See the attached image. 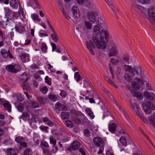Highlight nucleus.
Returning a JSON list of instances; mask_svg holds the SVG:
<instances>
[{
    "mask_svg": "<svg viewBox=\"0 0 155 155\" xmlns=\"http://www.w3.org/2000/svg\"><path fill=\"white\" fill-rule=\"evenodd\" d=\"M149 15L148 20L150 22L155 24V7L151 6L148 9Z\"/></svg>",
    "mask_w": 155,
    "mask_h": 155,
    "instance_id": "7ed1b4c3",
    "label": "nucleus"
},
{
    "mask_svg": "<svg viewBox=\"0 0 155 155\" xmlns=\"http://www.w3.org/2000/svg\"><path fill=\"white\" fill-rule=\"evenodd\" d=\"M49 140H50V143L51 144H52L54 145H55L56 144V140L52 136H51L49 137Z\"/></svg>",
    "mask_w": 155,
    "mask_h": 155,
    "instance_id": "a18cd8bd",
    "label": "nucleus"
},
{
    "mask_svg": "<svg viewBox=\"0 0 155 155\" xmlns=\"http://www.w3.org/2000/svg\"><path fill=\"white\" fill-rule=\"evenodd\" d=\"M84 134L86 136L88 137L89 135V131L87 129H85L84 130Z\"/></svg>",
    "mask_w": 155,
    "mask_h": 155,
    "instance_id": "13d9d810",
    "label": "nucleus"
},
{
    "mask_svg": "<svg viewBox=\"0 0 155 155\" xmlns=\"http://www.w3.org/2000/svg\"><path fill=\"white\" fill-rule=\"evenodd\" d=\"M73 120L77 124H79L80 123V120L77 117H74L73 119Z\"/></svg>",
    "mask_w": 155,
    "mask_h": 155,
    "instance_id": "052dcab7",
    "label": "nucleus"
},
{
    "mask_svg": "<svg viewBox=\"0 0 155 155\" xmlns=\"http://www.w3.org/2000/svg\"><path fill=\"white\" fill-rule=\"evenodd\" d=\"M149 119L150 122L155 127V112L153 114V116L149 117Z\"/></svg>",
    "mask_w": 155,
    "mask_h": 155,
    "instance_id": "bb28decb",
    "label": "nucleus"
},
{
    "mask_svg": "<svg viewBox=\"0 0 155 155\" xmlns=\"http://www.w3.org/2000/svg\"><path fill=\"white\" fill-rule=\"evenodd\" d=\"M31 17L34 21H35L38 22H39L41 21L40 19L38 18V15L35 14H31Z\"/></svg>",
    "mask_w": 155,
    "mask_h": 155,
    "instance_id": "c756f323",
    "label": "nucleus"
},
{
    "mask_svg": "<svg viewBox=\"0 0 155 155\" xmlns=\"http://www.w3.org/2000/svg\"><path fill=\"white\" fill-rule=\"evenodd\" d=\"M89 20L92 22H94L96 21L97 19L96 14L91 13L89 16Z\"/></svg>",
    "mask_w": 155,
    "mask_h": 155,
    "instance_id": "4be33fe9",
    "label": "nucleus"
},
{
    "mask_svg": "<svg viewBox=\"0 0 155 155\" xmlns=\"http://www.w3.org/2000/svg\"><path fill=\"white\" fill-rule=\"evenodd\" d=\"M129 101L130 103V105L131 106L132 108L135 112L139 110V108L135 103H132L131 101L130 100H129Z\"/></svg>",
    "mask_w": 155,
    "mask_h": 155,
    "instance_id": "412c9836",
    "label": "nucleus"
},
{
    "mask_svg": "<svg viewBox=\"0 0 155 155\" xmlns=\"http://www.w3.org/2000/svg\"><path fill=\"white\" fill-rule=\"evenodd\" d=\"M30 106L33 108H37L38 107L39 105L37 102L31 101H30Z\"/></svg>",
    "mask_w": 155,
    "mask_h": 155,
    "instance_id": "c9c22d12",
    "label": "nucleus"
},
{
    "mask_svg": "<svg viewBox=\"0 0 155 155\" xmlns=\"http://www.w3.org/2000/svg\"><path fill=\"white\" fill-rule=\"evenodd\" d=\"M47 47L45 43L44 42L42 43L41 44V51L45 53L47 51Z\"/></svg>",
    "mask_w": 155,
    "mask_h": 155,
    "instance_id": "58836bf2",
    "label": "nucleus"
},
{
    "mask_svg": "<svg viewBox=\"0 0 155 155\" xmlns=\"http://www.w3.org/2000/svg\"><path fill=\"white\" fill-rule=\"evenodd\" d=\"M14 96H17L18 100L19 101H22L23 100V97L22 96L21 94V93L15 94L14 95Z\"/></svg>",
    "mask_w": 155,
    "mask_h": 155,
    "instance_id": "79ce46f5",
    "label": "nucleus"
},
{
    "mask_svg": "<svg viewBox=\"0 0 155 155\" xmlns=\"http://www.w3.org/2000/svg\"><path fill=\"white\" fill-rule=\"evenodd\" d=\"M43 122L49 126L51 127L53 125V123L46 117L43 118Z\"/></svg>",
    "mask_w": 155,
    "mask_h": 155,
    "instance_id": "393cba45",
    "label": "nucleus"
},
{
    "mask_svg": "<svg viewBox=\"0 0 155 155\" xmlns=\"http://www.w3.org/2000/svg\"><path fill=\"white\" fill-rule=\"evenodd\" d=\"M110 61L114 65L117 64L118 62L117 60H115L114 58H111Z\"/></svg>",
    "mask_w": 155,
    "mask_h": 155,
    "instance_id": "6e6d98bb",
    "label": "nucleus"
},
{
    "mask_svg": "<svg viewBox=\"0 0 155 155\" xmlns=\"http://www.w3.org/2000/svg\"><path fill=\"white\" fill-rule=\"evenodd\" d=\"M143 84V81L141 79L138 78L135 79L134 81L132 82V86L135 89L139 88Z\"/></svg>",
    "mask_w": 155,
    "mask_h": 155,
    "instance_id": "0eeeda50",
    "label": "nucleus"
},
{
    "mask_svg": "<svg viewBox=\"0 0 155 155\" xmlns=\"http://www.w3.org/2000/svg\"><path fill=\"white\" fill-rule=\"evenodd\" d=\"M17 107L18 110L20 112H22L23 110L24 107L22 104H19Z\"/></svg>",
    "mask_w": 155,
    "mask_h": 155,
    "instance_id": "49530a36",
    "label": "nucleus"
},
{
    "mask_svg": "<svg viewBox=\"0 0 155 155\" xmlns=\"http://www.w3.org/2000/svg\"><path fill=\"white\" fill-rule=\"evenodd\" d=\"M84 26L85 29H87L88 30H90L91 28L92 25L90 22L85 21H84Z\"/></svg>",
    "mask_w": 155,
    "mask_h": 155,
    "instance_id": "7c9ffc66",
    "label": "nucleus"
},
{
    "mask_svg": "<svg viewBox=\"0 0 155 155\" xmlns=\"http://www.w3.org/2000/svg\"><path fill=\"white\" fill-rule=\"evenodd\" d=\"M48 98L51 101L55 102L59 100V97L57 95L51 94L48 96Z\"/></svg>",
    "mask_w": 155,
    "mask_h": 155,
    "instance_id": "b1692460",
    "label": "nucleus"
},
{
    "mask_svg": "<svg viewBox=\"0 0 155 155\" xmlns=\"http://www.w3.org/2000/svg\"><path fill=\"white\" fill-rule=\"evenodd\" d=\"M23 117L24 118L27 120H29L30 119L29 115L27 112H24L22 114Z\"/></svg>",
    "mask_w": 155,
    "mask_h": 155,
    "instance_id": "de8ad7c7",
    "label": "nucleus"
},
{
    "mask_svg": "<svg viewBox=\"0 0 155 155\" xmlns=\"http://www.w3.org/2000/svg\"><path fill=\"white\" fill-rule=\"evenodd\" d=\"M100 28L98 26H94L92 31L94 35L93 37L92 40L97 48L104 49L106 47L108 33L105 30H101L100 32Z\"/></svg>",
    "mask_w": 155,
    "mask_h": 155,
    "instance_id": "f257e3e1",
    "label": "nucleus"
},
{
    "mask_svg": "<svg viewBox=\"0 0 155 155\" xmlns=\"http://www.w3.org/2000/svg\"><path fill=\"white\" fill-rule=\"evenodd\" d=\"M137 1L143 5L148 4L150 2V0H137Z\"/></svg>",
    "mask_w": 155,
    "mask_h": 155,
    "instance_id": "a19ab883",
    "label": "nucleus"
},
{
    "mask_svg": "<svg viewBox=\"0 0 155 155\" xmlns=\"http://www.w3.org/2000/svg\"><path fill=\"white\" fill-rule=\"evenodd\" d=\"M60 95L63 97H66L67 94L66 92L64 91L61 90L60 92Z\"/></svg>",
    "mask_w": 155,
    "mask_h": 155,
    "instance_id": "864d4df0",
    "label": "nucleus"
},
{
    "mask_svg": "<svg viewBox=\"0 0 155 155\" xmlns=\"http://www.w3.org/2000/svg\"><path fill=\"white\" fill-rule=\"evenodd\" d=\"M72 12L73 17L74 18H78L80 17V12L79 9L77 6H73L72 8Z\"/></svg>",
    "mask_w": 155,
    "mask_h": 155,
    "instance_id": "f8f14e48",
    "label": "nucleus"
},
{
    "mask_svg": "<svg viewBox=\"0 0 155 155\" xmlns=\"http://www.w3.org/2000/svg\"><path fill=\"white\" fill-rule=\"evenodd\" d=\"M41 145L46 147H49V145L48 143L45 141H42L41 143Z\"/></svg>",
    "mask_w": 155,
    "mask_h": 155,
    "instance_id": "5fc2aeb1",
    "label": "nucleus"
},
{
    "mask_svg": "<svg viewBox=\"0 0 155 155\" xmlns=\"http://www.w3.org/2000/svg\"><path fill=\"white\" fill-rule=\"evenodd\" d=\"M16 30L20 33H22L25 31V28L23 24L19 23L15 28Z\"/></svg>",
    "mask_w": 155,
    "mask_h": 155,
    "instance_id": "f3484780",
    "label": "nucleus"
},
{
    "mask_svg": "<svg viewBox=\"0 0 155 155\" xmlns=\"http://www.w3.org/2000/svg\"><path fill=\"white\" fill-rule=\"evenodd\" d=\"M124 61L127 62L128 61L129 59V56L127 55H124Z\"/></svg>",
    "mask_w": 155,
    "mask_h": 155,
    "instance_id": "338daca9",
    "label": "nucleus"
},
{
    "mask_svg": "<svg viewBox=\"0 0 155 155\" xmlns=\"http://www.w3.org/2000/svg\"><path fill=\"white\" fill-rule=\"evenodd\" d=\"M79 151L82 155H85V150L84 149L81 148L79 149Z\"/></svg>",
    "mask_w": 155,
    "mask_h": 155,
    "instance_id": "774afa93",
    "label": "nucleus"
},
{
    "mask_svg": "<svg viewBox=\"0 0 155 155\" xmlns=\"http://www.w3.org/2000/svg\"><path fill=\"white\" fill-rule=\"evenodd\" d=\"M6 68L8 71L14 73H16L20 69L19 65L18 64L7 65Z\"/></svg>",
    "mask_w": 155,
    "mask_h": 155,
    "instance_id": "39448f33",
    "label": "nucleus"
},
{
    "mask_svg": "<svg viewBox=\"0 0 155 155\" xmlns=\"http://www.w3.org/2000/svg\"><path fill=\"white\" fill-rule=\"evenodd\" d=\"M51 36L52 39L55 42H58L57 39V35L55 32H54L53 34H52Z\"/></svg>",
    "mask_w": 155,
    "mask_h": 155,
    "instance_id": "ea45409f",
    "label": "nucleus"
},
{
    "mask_svg": "<svg viewBox=\"0 0 155 155\" xmlns=\"http://www.w3.org/2000/svg\"><path fill=\"white\" fill-rule=\"evenodd\" d=\"M84 87L86 88H87L89 87V84L85 80H84L83 81Z\"/></svg>",
    "mask_w": 155,
    "mask_h": 155,
    "instance_id": "4d7b16f0",
    "label": "nucleus"
},
{
    "mask_svg": "<svg viewBox=\"0 0 155 155\" xmlns=\"http://www.w3.org/2000/svg\"><path fill=\"white\" fill-rule=\"evenodd\" d=\"M120 142L124 145L126 146L127 142L126 139L123 137H121L120 139Z\"/></svg>",
    "mask_w": 155,
    "mask_h": 155,
    "instance_id": "c03bdc74",
    "label": "nucleus"
},
{
    "mask_svg": "<svg viewBox=\"0 0 155 155\" xmlns=\"http://www.w3.org/2000/svg\"><path fill=\"white\" fill-rule=\"evenodd\" d=\"M118 52L117 47L116 45L113 46L110 50L109 55L111 57L115 56L117 55Z\"/></svg>",
    "mask_w": 155,
    "mask_h": 155,
    "instance_id": "4468645a",
    "label": "nucleus"
},
{
    "mask_svg": "<svg viewBox=\"0 0 155 155\" xmlns=\"http://www.w3.org/2000/svg\"><path fill=\"white\" fill-rule=\"evenodd\" d=\"M16 15H18V17H21V15L23 18H25V15L24 14L23 9L20 5L19 9L18 12L16 13Z\"/></svg>",
    "mask_w": 155,
    "mask_h": 155,
    "instance_id": "5701e85b",
    "label": "nucleus"
},
{
    "mask_svg": "<svg viewBox=\"0 0 155 155\" xmlns=\"http://www.w3.org/2000/svg\"><path fill=\"white\" fill-rule=\"evenodd\" d=\"M61 117L63 119H68L69 117V114L67 112H63L61 113Z\"/></svg>",
    "mask_w": 155,
    "mask_h": 155,
    "instance_id": "2f4dec72",
    "label": "nucleus"
},
{
    "mask_svg": "<svg viewBox=\"0 0 155 155\" xmlns=\"http://www.w3.org/2000/svg\"><path fill=\"white\" fill-rule=\"evenodd\" d=\"M55 107L56 109L60 111L64 110L66 109L65 106L58 102L56 103Z\"/></svg>",
    "mask_w": 155,
    "mask_h": 155,
    "instance_id": "6ab92c4d",
    "label": "nucleus"
},
{
    "mask_svg": "<svg viewBox=\"0 0 155 155\" xmlns=\"http://www.w3.org/2000/svg\"><path fill=\"white\" fill-rule=\"evenodd\" d=\"M20 57L23 62H28L29 61V56L28 54H21Z\"/></svg>",
    "mask_w": 155,
    "mask_h": 155,
    "instance_id": "dca6fc26",
    "label": "nucleus"
},
{
    "mask_svg": "<svg viewBox=\"0 0 155 155\" xmlns=\"http://www.w3.org/2000/svg\"><path fill=\"white\" fill-rule=\"evenodd\" d=\"M94 143L96 146L99 147H103L104 145V143L103 140L99 137H97L93 139Z\"/></svg>",
    "mask_w": 155,
    "mask_h": 155,
    "instance_id": "9d476101",
    "label": "nucleus"
},
{
    "mask_svg": "<svg viewBox=\"0 0 155 155\" xmlns=\"http://www.w3.org/2000/svg\"><path fill=\"white\" fill-rule=\"evenodd\" d=\"M5 143L7 145H11L12 144V140L10 139H8L5 141Z\"/></svg>",
    "mask_w": 155,
    "mask_h": 155,
    "instance_id": "bf43d9fd",
    "label": "nucleus"
},
{
    "mask_svg": "<svg viewBox=\"0 0 155 155\" xmlns=\"http://www.w3.org/2000/svg\"><path fill=\"white\" fill-rule=\"evenodd\" d=\"M45 82L48 85H50L51 84V79L48 77V76H46L45 77Z\"/></svg>",
    "mask_w": 155,
    "mask_h": 155,
    "instance_id": "8fccbe9b",
    "label": "nucleus"
},
{
    "mask_svg": "<svg viewBox=\"0 0 155 155\" xmlns=\"http://www.w3.org/2000/svg\"><path fill=\"white\" fill-rule=\"evenodd\" d=\"M80 143L78 141H74L68 148V150L71 151L72 150H76L80 147Z\"/></svg>",
    "mask_w": 155,
    "mask_h": 155,
    "instance_id": "1a4fd4ad",
    "label": "nucleus"
},
{
    "mask_svg": "<svg viewBox=\"0 0 155 155\" xmlns=\"http://www.w3.org/2000/svg\"><path fill=\"white\" fill-rule=\"evenodd\" d=\"M65 124L67 127L69 128H71L74 126L72 122L70 120H66L65 121Z\"/></svg>",
    "mask_w": 155,
    "mask_h": 155,
    "instance_id": "f704fd0d",
    "label": "nucleus"
},
{
    "mask_svg": "<svg viewBox=\"0 0 155 155\" xmlns=\"http://www.w3.org/2000/svg\"><path fill=\"white\" fill-rule=\"evenodd\" d=\"M105 91L107 95H108L110 98H113V96L110 92L106 89H105Z\"/></svg>",
    "mask_w": 155,
    "mask_h": 155,
    "instance_id": "680f3d73",
    "label": "nucleus"
},
{
    "mask_svg": "<svg viewBox=\"0 0 155 155\" xmlns=\"http://www.w3.org/2000/svg\"><path fill=\"white\" fill-rule=\"evenodd\" d=\"M144 97L146 99L150 100H153L155 97V95L153 92H149L148 91H145L143 94Z\"/></svg>",
    "mask_w": 155,
    "mask_h": 155,
    "instance_id": "ddd939ff",
    "label": "nucleus"
},
{
    "mask_svg": "<svg viewBox=\"0 0 155 155\" xmlns=\"http://www.w3.org/2000/svg\"><path fill=\"white\" fill-rule=\"evenodd\" d=\"M142 108L146 114H150L151 110H155V105L151 101H146L142 104Z\"/></svg>",
    "mask_w": 155,
    "mask_h": 155,
    "instance_id": "f03ea898",
    "label": "nucleus"
},
{
    "mask_svg": "<svg viewBox=\"0 0 155 155\" xmlns=\"http://www.w3.org/2000/svg\"><path fill=\"white\" fill-rule=\"evenodd\" d=\"M40 129L45 130V131H46L48 129V127L46 126H41L39 127Z\"/></svg>",
    "mask_w": 155,
    "mask_h": 155,
    "instance_id": "e2e57ef3",
    "label": "nucleus"
},
{
    "mask_svg": "<svg viewBox=\"0 0 155 155\" xmlns=\"http://www.w3.org/2000/svg\"><path fill=\"white\" fill-rule=\"evenodd\" d=\"M116 125L114 123L110 124L109 125V130L111 133H114L116 130Z\"/></svg>",
    "mask_w": 155,
    "mask_h": 155,
    "instance_id": "a878e982",
    "label": "nucleus"
},
{
    "mask_svg": "<svg viewBox=\"0 0 155 155\" xmlns=\"http://www.w3.org/2000/svg\"><path fill=\"white\" fill-rule=\"evenodd\" d=\"M115 103L116 105L117 106V107L118 108L119 110L122 113V114L125 117L127 120H129V117H128L127 115L126 114V113L124 111V110L123 109V108L118 105L117 102L116 101H115Z\"/></svg>",
    "mask_w": 155,
    "mask_h": 155,
    "instance_id": "aec40b11",
    "label": "nucleus"
},
{
    "mask_svg": "<svg viewBox=\"0 0 155 155\" xmlns=\"http://www.w3.org/2000/svg\"><path fill=\"white\" fill-rule=\"evenodd\" d=\"M124 68L125 70L130 73L132 75H133V72L132 70V67L129 65H124Z\"/></svg>",
    "mask_w": 155,
    "mask_h": 155,
    "instance_id": "473e14b6",
    "label": "nucleus"
},
{
    "mask_svg": "<svg viewBox=\"0 0 155 155\" xmlns=\"http://www.w3.org/2000/svg\"><path fill=\"white\" fill-rule=\"evenodd\" d=\"M40 90L44 94H45L48 91V88L46 86H42L39 88Z\"/></svg>",
    "mask_w": 155,
    "mask_h": 155,
    "instance_id": "e433bc0d",
    "label": "nucleus"
},
{
    "mask_svg": "<svg viewBox=\"0 0 155 155\" xmlns=\"http://www.w3.org/2000/svg\"><path fill=\"white\" fill-rule=\"evenodd\" d=\"M141 132L142 133H143V135H144V136H145V137L147 140L149 141L150 143H151V144L154 146L153 144V143H152V142H151V140H150L149 138L147 136V135H146L145 133H144V132L142 130H141Z\"/></svg>",
    "mask_w": 155,
    "mask_h": 155,
    "instance_id": "603ef678",
    "label": "nucleus"
},
{
    "mask_svg": "<svg viewBox=\"0 0 155 155\" xmlns=\"http://www.w3.org/2000/svg\"><path fill=\"white\" fill-rule=\"evenodd\" d=\"M127 91L131 96L135 97L140 100L143 99V97L141 93L136 91L131 88H128Z\"/></svg>",
    "mask_w": 155,
    "mask_h": 155,
    "instance_id": "20e7f679",
    "label": "nucleus"
},
{
    "mask_svg": "<svg viewBox=\"0 0 155 155\" xmlns=\"http://www.w3.org/2000/svg\"><path fill=\"white\" fill-rule=\"evenodd\" d=\"M24 155H31L32 154V151L28 148L26 149L24 152Z\"/></svg>",
    "mask_w": 155,
    "mask_h": 155,
    "instance_id": "37998d69",
    "label": "nucleus"
},
{
    "mask_svg": "<svg viewBox=\"0 0 155 155\" xmlns=\"http://www.w3.org/2000/svg\"><path fill=\"white\" fill-rule=\"evenodd\" d=\"M125 79L128 81L130 82L132 80V77L127 74H126L124 76Z\"/></svg>",
    "mask_w": 155,
    "mask_h": 155,
    "instance_id": "3c124183",
    "label": "nucleus"
},
{
    "mask_svg": "<svg viewBox=\"0 0 155 155\" xmlns=\"http://www.w3.org/2000/svg\"><path fill=\"white\" fill-rule=\"evenodd\" d=\"M135 7L138 9L141 13L145 14L146 12V10L143 6L140 5H135Z\"/></svg>",
    "mask_w": 155,
    "mask_h": 155,
    "instance_id": "cd10ccee",
    "label": "nucleus"
},
{
    "mask_svg": "<svg viewBox=\"0 0 155 155\" xmlns=\"http://www.w3.org/2000/svg\"><path fill=\"white\" fill-rule=\"evenodd\" d=\"M15 141L18 143H19L22 147H20L19 148L21 149L22 147L26 148L27 147V144L26 142H24V139L22 137L19 136L15 138Z\"/></svg>",
    "mask_w": 155,
    "mask_h": 155,
    "instance_id": "6e6552de",
    "label": "nucleus"
},
{
    "mask_svg": "<svg viewBox=\"0 0 155 155\" xmlns=\"http://www.w3.org/2000/svg\"><path fill=\"white\" fill-rule=\"evenodd\" d=\"M0 52L3 57L4 58H7L8 57L11 58H13L12 56L10 54L9 51H7L4 49H1Z\"/></svg>",
    "mask_w": 155,
    "mask_h": 155,
    "instance_id": "2eb2a0df",
    "label": "nucleus"
},
{
    "mask_svg": "<svg viewBox=\"0 0 155 155\" xmlns=\"http://www.w3.org/2000/svg\"><path fill=\"white\" fill-rule=\"evenodd\" d=\"M7 153L8 155H16L15 150L12 148L7 149Z\"/></svg>",
    "mask_w": 155,
    "mask_h": 155,
    "instance_id": "4c0bfd02",
    "label": "nucleus"
},
{
    "mask_svg": "<svg viewBox=\"0 0 155 155\" xmlns=\"http://www.w3.org/2000/svg\"><path fill=\"white\" fill-rule=\"evenodd\" d=\"M7 124L6 122L4 120L0 121V126H3L7 125Z\"/></svg>",
    "mask_w": 155,
    "mask_h": 155,
    "instance_id": "0e129e2a",
    "label": "nucleus"
},
{
    "mask_svg": "<svg viewBox=\"0 0 155 155\" xmlns=\"http://www.w3.org/2000/svg\"><path fill=\"white\" fill-rule=\"evenodd\" d=\"M39 35L40 37H41L43 36H47L48 35L47 33H43L40 31L39 33Z\"/></svg>",
    "mask_w": 155,
    "mask_h": 155,
    "instance_id": "69168bd1",
    "label": "nucleus"
},
{
    "mask_svg": "<svg viewBox=\"0 0 155 155\" xmlns=\"http://www.w3.org/2000/svg\"><path fill=\"white\" fill-rule=\"evenodd\" d=\"M47 100L46 98L41 97H39L37 99L38 101L43 104L46 103Z\"/></svg>",
    "mask_w": 155,
    "mask_h": 155,
    "instance_id": "72a5a7b5",
    "label": "nucleus"
},
{
    "mask_svg": "<svg viewBox=\"0 0 155 155\" xmlns=\"http://www.w3.org/2000/svg\"><path fill=\"white\" fill-rule=\"evenodd\" d=\"M9 3L10 6L14 9H17L19 4L18 0H10Z\"/></svg>",
    "mask_w": 155,
    "mask_h": 155,
    "instance_id": "a211bd4d",
    "label": "nucleus"
},
{
    "mask_svg": "<svg viewBox=\"0 0 155 155\" xmlns=\"http://www.w3.org/2000/svg\"><path fill=\"white\" fill-rule=\"evenodd\" d=\"M0 102L5 107L8 111L10 112L11 111V106L8 101L5 100L4 99H0Z\"/></svg>",
    "mask_w": 155,
    "mask_h": 155,
    "instance_id": "9b49d317",
    "label": "nucleus"
},
{
    "mask_svg": "<svg viewBox=\"0 0 155 155\" xmlns=\"http://www.w3.org/2000/svg\"><path fill=\"white\" fill-rule=\"evenodd\" d=\"M74 78L77 82L79 81L81 79V77L78 72H76L74 73Z\"/></svg>",
    "mask_w": 155,
    "mask_h": 155,
    "instance_id": "09e8293b",
    "label": "nucleus"
},
{
    "mask_svg": "<svg viewBox=\"0 0 155 155\" xmlns=\"http://www.w3.org/2000/svg\"><path fill=\"white\" fill-rule=\"evenodd\" d=\"M29 78V76L25 73H23L21 77V79L24 82L27 81Z\"/></svg>",
    "mask_w": 155,
    "mask_h": 155,
    "instance_id": "c85d7f7f",
    "label": "nucleus"
},
{
    "mask_svg": "<svg viewBox=\"0 0 155 155\" xmlns=\"http://www.w3.org/2000/svg\"><path fill=\"white\" fill-rule=\"evenodd\" d=\"M86 44V47L90 53L92 55H94L95 54L94 50L96 47L92 41L91 40L87 41Z\"/></svg>",
    "mask_w": 155,
    "mask_h": 155,
    "instance_id": "423d86ee",
    "label": "nucleus"
}]
</instances>
